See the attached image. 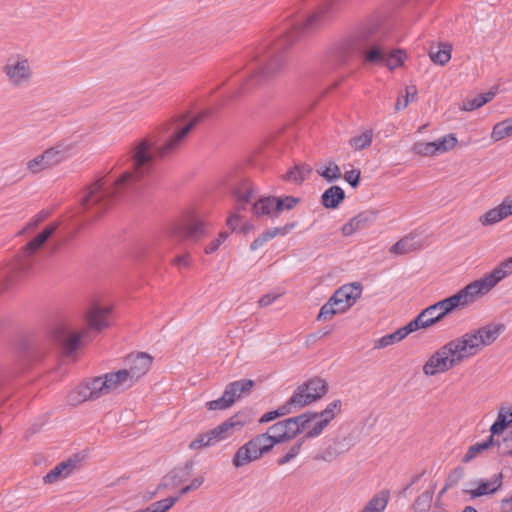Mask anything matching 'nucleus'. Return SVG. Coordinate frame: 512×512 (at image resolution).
Listing matches in <instances>:
<instances>
[{"label":"nucleus","instance_id":"obj_12","mask_svg":"<svg viewBox=\"0 0 512 512\" xmlns=\"http://www.w3.org/2000/svg\"><path fill=\"white\" fill-rule=\"evenodd\" d=\"M362 290L363 287L360 282L345 284L333 293L331 302L336 303L338 307L343 308V311L346 312L361 297Z\"/></svg>","mask_w":512,"mask_h":512},{"label":"nucleus","instance_id":"obj_14","mask_svg":"<svg viewBox=\"0 0 512 512\" xmlns=\"http://www.w3.org/2000/svg\"><path fill=\"white\" fill-rule=\"evenodd\" d=\"M153 358L145 352H139L137 355H129L126 358L128 365V372L132 378L137 382L143 375H145L151 367Z\"/></svg>","mask_w":512,"mask_h":512},{"label":"nucleus","instance_id":"obj_60","mask_svg":"<svg viewBox=\"0 0 512 512\" xmlns=\"http://www.w3.org/2000/svg\"><path fill=\"white\" fill-rule=\"evenodd\" d=\"M405 328L407 329L409 334H411L420 329H427L428 326H426L424 319H422V316L418 314L414 319H412L405 325Z\"/></svg>","mask_w":512,"mask_h":512},{"label":"nucleus","instance_id":"obj_28","mask_svg":"<svg viewBox=\"0 0 512 512\" xmlns=\"http://www.w3.org/2000/svg\"><path fill=\"white\" fill-rule=\"evenodd\" d=\"M498 88L493 87L491 90L481 93L474 97L473 99H466L462 102L460 106V110L462 111H473L478 109L488 102H490L496 95Z\"/></svg>","mask_w":512,"mask_h":512},{"label":"nucleus","instance_id":"obj_56","mask_svg":"<svg viewBox=\"0 0 512 512\" xmlns=\"http://www.w3.org/2000/svg\"><path fill=\"white\" fill-rule=\"evenodd\" d=\"M329 425V419H320L313 427L312 429H310L306 434L305 436H303L302 438H304V442L306 441V439L308 438H314V437H317L319 436L322 431L324 430V428L326 426Z\"/></svg>","mask_w":512,"mask_h":512},{"label":"nucleus","instance_id":"obj_16","mask_svg":"<svg viewBox=\"0 0 512 512\" xmlns=\"http://www.w3.org/2000/svg\"><path fill=\"white\" fill-rule=\"evenodd\" d=\"M136 381L132 378L128 370L121 369L116 372H109L104 375L103 386L107 388V393L118 389H128L132 387Z\"/></svg>","mask_w":512,"mask_h":512},{"label":"nucleus","instance_id":"obj_10","mask_svg":"<svg viewBox=\"0 0 512 512\" xmlns=\"http://www.w3.org/2000/svg\"><path fill=\"white\" fill-rule=\"evenodd\" d=\"M208 223L197 217H190L184 224L176 226L172 236L177 239L199 240L208 235Z\"/></svg>","mask_w":512,"mask_h":512},{"label":"nucleus","instance_id":"obj_6","mask_svg":"<svg viewBox=\"0 0 512 512\" xmlns=\"http://www.w3.org/2000/svg\"><path fill=\"white\" fill-rule=\"evenodd\" d=\"M369 51L364 54V63L370 65H384L390 70H394L404 64L407 57L403 49L390 50L380 31L379 25H373V40L371 41Z\"/></svg>","mask_w":512,"mask_h":512},{"label":"nucleus","instance_id":"obj_38","mask_svg":"<svg viewBox=\"0 0 512 512\" xmlns=\"http://www.w3.org/2000/svg\"><path fill=\"white\" fill-rule=\"evenodd\" d=\"M65 149L62 146L57 145L45 150L41 155V160H44L47 167H51L63 161L65 159Z\"/></svg>","mask_w":512,"mask_h":512},{"label":"nucleus","instance_id":"obj_58","mask_svg":"<svg viewBox=\"0 0 512 512\" xmlns=\"http://www.w3.org/2000/svg\"><path fill=\"white\" fill-rule=\"evenodd\" d=\"M50 215V212L47 210L40 211L34 218H32L26 227L19 232V234L24 233L25 230L36 228L41 222L47 219Z\"/></svg>","mask_w":512,"mask_h":512},{"label":"nucleus","instance_id":"obj_59","mask_svg":"<svg viewBox=\"0 0 512 512\" xmlns=\"http://www.w3.org/2000/svg\"><path fill=\"white\" fill-rule=\"evenodd\" d=\"M212 442H208V436H206V433H202L198 435L193 441L190 442L189 448L191 450H198L204 447H211Z\"/></svg>","mask_w":512,"mask_h":512},{"label":"nucleus","instance_id":"obj_35","mask_svg":"<svg viewBox=\"0 0 512 512\" xmlns=\"http://www.w3.org/2000/svg\"><path fill=\"white\" fill-rule=\"evenodd\" d=\"M494 445H496V441L493 438V436H489L483 442H478V443L471 445L468 448V451L466 452L464 457L462 458V462L469 463L470 461L475 459L478 454L482 453L485 450H488L489 448L493 447Z\"/></svg>","mask_w":512,"mask_h":512},{"label":"nucleus","instance_id":"obj_25","mask_svg":"<svg viewBox=\"0 0 512 512\" xmlns=\"http://www.w3.org/2000/svg\"><path fill=\"white\" fill-rule=\"evenodd\" d=\"M506 326L503 323L497 324H487L482 326L477 330L478 338L480 339V343L484 346H489L493 344L497 338L505 331Z\"/></svg>","mask_w":512,"mask_h":512},{"label":"nucleus","instance_id":"obj_31","mask_svg":"<svg viewBox=\"0 0 512 512\" xmlns=\"http://www.w3.org/2000/svg\"><path fill=\"white\" fill-rule=\"evenodd\" d=\"M389 498V491L381 490L367 502L361 512H383L388 504Z\"/></svg>","mask_w":512,"mask_h":512},{"label":"nucleus","instance_id":"obj_51","mask_svg":"<svg viewBox=\"0 0 512 512\" xmlns=\"http://www.w3.org/2000/svg\"><path fill=\"white\" fill-rule=\"evenodd\" d=\"M465 469L462 466L455 467L446 478V488L456 486L458 482L464 477Z\"/></svg>","mask_w":512,"mask_h":512},{"label":"nucleus","instance_id":"obj_40","mask_svg":"<svg viewBox=\"0 0 512 512\" xmlns=\"http://www.w3.org/2000/svg\"><path fill=\"white\" fill-rule=\"evenodd\" d=\"M416 249V243L413 241V237L406 236L390 248V252L395 255H403Z\"/></svg>","mask_w":512,"mask_h":512},{"label":"nucleus","instance_id":"obj_19","mask_svg":"<svg viewBox=\"0 0 512 512\" xmlns=\"http://www.w3.org/2000/svg\"><path fill=\"white\" fill-rule=\"evenodd\" d=\"M351 447L350 440L346 437H336L320 454L314 457L315 460L332 462L339 455L347 452Z\"/></svg>","mask_w":512,"mask_h":512},{"label":"nucleus","instance_id":"obj_36","mask_svg":"<svg viewBox=\"0 0 512 512\" xmlns=\"http://www.w3.org/2000/svg\"><path fill=\"white\" fill-rule=\"evenodd\" d=\"M316 172L328 183L336 182L342 177L340 167L332 160L328 161L324 166L317 168Z\"/></svg>","mask_w":512,"mask_h":512},{"label":"nucleus","instance_id":"obj_44","mask_svg":"<svg viewBox=\"0 0 512 512\" xmlns=\"http://www.w3.org/2000/svg\"><path fill=\"white\" fill-rule=\"evenodd\" d=\"M373 132L372 130H367L361 135L354 136L350 139L349 143L351 147L355 150H362L369 147L372 143Z\"/></svg>","mask_w":512,"mask_h":512},{"label":"nucleus","instance_id":"obj_47","mask_svg":"<svg viewBox=\"0 0 512 512\" xmlns=\"http://www.w3.org/2000/svg\"><path fill=\"white\" fill-rule=\"evenodd\" d=\"M230 383L231 385H234L236 396L238 399H240L244 395L250 394L252 388L255 385V382L251 379H241Z\"/></svg>","mask_w":512,"mask_h":512},{"label":"nucleus","instance_id":"obj_3","mask_svg":"<svg viewBox=\"0 0 512 512\" xmlns=\"http://www.w3.org/2000/svg\"><path fill=\"white\" fill-rule=\"evenodd\" d=\"M111 307H103L94 303L85 314L87 327L78 332H73L67 325L59 324L52 330V337L58 343L66 356L74 354L83 342L90 341V332L100 333L108 328L110 323L108 316Z\"/></svg>","mask_w":512,"mask_h":512},{"label":"nucleus","instance_id":"obj_1","mask_svg":"<svg viewBox=\"0 0 512 512\" xmlns=\"http://www.w3.org/2000/svg\"><path fill=\"white\" fill-rule=\"evenodd\" d=\"M337 12L338 2L326 0L305 19L287 24L276 40L257 52L249 76L225 100L189 120L183 117L181 121L168 123L157 132L133 142L128 153L117 163L119 167L130 163V167L116 179L101 175L88 184L81 198L82 210L89 214L90 219H96L108 211L122 195L139 193L141 182L152 172L156 159L174 152L199 122L220 110L227 100H236L280 75L285 68L289 48L301 36L332 22Z\"/></svg>","mask_w":512,"mask_h":512},{"label":"nucleus","instance_id":"obj_63","mask_svg":"<svg viewBox=\"0 0 512 512\" xmlns=\"http://www.w3.org/2000/svg\"><path fill=\"white\" fill-rule=\"evenodd\" d=\"M27 166H28V169L32 173H38V172L48 168L47 165L45 164L44 160H41L40 155H38L34 159L30 160L28 162Z\"/></svg>","mask_w":512,"mask_h":512},{"label":"nucleus","instance_id":"obj_49","mask_svg":"<svg viewBox=\"0 0 512 512\" xmlns=\"http://www.w3.org/2000/svg\"><path fill=\"white\" fill-rule=\"evenodd\" d=\"M304 444V438H300L290 450L282 457L277 460V464L282 466L291 460H293L300 452L302 445Z\"/></svg>","mask_w":512,"mask_h":512},{"label":"nucleus","instance_id":"obj_50","mask_svg":"<svg viewBox=\"0 0 512 512\" xmlns=\"http://www.w3.org/2000/svg\"><path fill=\"white\" fill-rule=\"evenodd\" d=\"M503 219L499 207L490 209L480 217L482 225H492Z\"/></svg>","mask_w":512,"mask_h":512},{"label":"nucleus","instance_id":"obj_5","mask_svg":"<svg viewBox=\"0 0 512 512\" xmlns=\"http://www.w3.org/2000/svg\"><path fill=\"white\" fill-rule=\"evenodd\" d=\"M294 431V425H287L283 430V433L277 437H270L268 433H262L254 436L237 449L232 458L233 466L235 468H240L260 459L264 454L269 453L275 445L290 441L297 437L298 435H294Z\"/></svg>","mask_w":512,"mask_h":512},{"label":"nucleus","instance_id":"obj_48","mask_svg":"<svg viewBox=\"0 0 512 512\" xmlns=\"http://www.w3.org/2000/svg\"><path fill=\"white\" fill-rule=\"evenodd\" d=\"M176 502H178V497L170 496L168 498L152 503L147 508L150 510V512H167L175 505Z\"/></svg>","mask_w":512,"mask_h":512},{"label":"nucleus","instance_id":"obj_8","mask_svg":"<svg viewBox=\"0 0 512 512\" xmlns=\"http://www.w3.org/2000/svg\"><path fill=\"white\" fill-rule=\"evenodd\" d=\"M300 201L294 196H265L259 198L251 209L257 217L277 218L284 210H292Z\"/></svg>","mask_w":512,"mask_h":512},{"label":"nucleus","instance_id":"obj_39","mask_svg":"<svg viewBox=\"0 0 512 512\" xmlns=\"http://www.w3.org/2000/svg\"><path fill=\"white\" fill-rule=\"evenodd\" d=\"M340 313H344L343 308L338 307L336 303H332L330 297L329 300L320 308L317 320L327 321Z\"/></svg>","mask_w":512,"mask_h":512},{"label":"nucleus","instance_id":"obj_52","mask_svg":"<svg viewBox=\"0 0 512 512\" xmlns=\"http://www.w3.org/2000/svg\"><path fill=\"white\" fill-rule=\"evenodd\" d=\"M413 152L422 155V156H430L436 154V150H434V144L432 142H417L413 145Z\"/></svg>","mask_w":512,"mask_h":512},{"label":"nucleus","instance_id":"obj_57","mask_svg":"<svg viewBox=\"0 0 512 512\" xmlns=\"http://www.w3.org/2000/svg\"><path fill=\"white\" fill-rule=\"evenodd\" d=\"M206 407L208 410L215 411V410H226L231 406V402L229 400H226L222 396L219 397L216 400H211L206 403Z\"/></svg>","mask_w":512,"mask_h":512},{"label":"nucleus","instance_id":"obj_45","mask_svg":"<svg viewBox=\"0 0 512 512\" xmlns=\"http://www.w3.org/2000/svg\"><path fill=\"white\" fill-rule=\"evenodd\" d=\"M341 412V400L336 399L329 403L321 412H314L317 418L329 419V423Z\"/></svg>","mask_w":512,"mask_h":512},{"label":"nucleus","instance_id":"obj_46","mask_svg":"<svg viewBox=\"0 0 512 512\" xmlns=\"http://www.w3.org/2000/svg\"><path fill=\"white\" fill-rule=\"evenodd\" d=\"M445 350L447 355L453 356L458 364L464 361L466 358L471 357V355L463 351L459 344L455 343V341L451 340L445 344Z\"/></svg>","mask_w":512,"mask_h":512},{"label":"nucleus","instance_id":"obj_20","mask_svg":"<svg viewBox=\"0 0 512 512\" xmlns=\"http://www.w3.org/2000/svg\"><path fill=\"white\" fill-rule=\"evenodd\" d=\"M445 344L435 351L423 365V373L426 376H434L447 371Z\"/></svg>","mask_w":512,"mask_h":512},{"label":"nucleus","instance_id":"obj_43","mask_svg":"<svg viewBox=\"0 0 512 512\" xmlns=\"http://www.w3.org/2000/svg\"><path fill=\"white\" fill-rule=\"evenodd\" d=\"M457 143L458 140L453 133L447 134L440 139L433 141L434 150H436V153L449 151L454 148Z\"/></svg>","mask_w":512,"mask_h":512},{"label":"nucleus","instance_id":"obj_53","mask_svg":"<svg viewBox=\"0 0 512 512\" xmlns=\"http://www.w3.org/2000/svg\"><path fill=\"white\" fill-rule=\"evenodd\" d=\"M275 238L272 228L263 231L250 245V250L255 251L262 247L266 242Z\"/></svg>","mask_w":512,"mask_h":512},{"label":"nucleus","instance_id":"obj_13","mask_svg":"<svg viewBox=\"0 0 512 512\" xmlns=\"http://www.w3.org/2000/svg\"><path fill=\"white\" fill-rule=\"evenodd\" d=\"M194 461L188 460L182 466L174 467L162 479L157 487V491L161 489L178 487L189 479L192 474Z\"/></svg>","mask_w":512,"mask_h":512},{"label":"nucleus","instance_id":"obj_26","mask_svg":"<svg viewBox=\"0 0 512 512\" xmlns=\"http://www.w3.org/2000/svg\"><path fill=\"white\" fill-rule=\"evenodd\" d=\"M477 330H473L465 333L461 337L453 339L455 343L459 344V347L463 349V351L468 352L471 356L477 354L483 347L482 343H480V339L478 338Z\"/></svg>","mask_w":512,"mask_h":512},{"label":"nucleus","instance_id":"obj_30","mask_svg":"<svg viewBox=\"0 0 512 512\" xmlns=\"http://www.w3.org/2000/svg\"><path fill=\"white\" fill-rule=\"evenodd\" d=\"M256 413L251 408H244L233 416L227 419L231 423V428L235 431L241 430L246 424L251 423L255 418Z\"/></svg>","mask_w":512,"mask_h":512},{"label":"nucleus","instance_id":"obj_41","mask_svg":"<svg viewBox=\"0 0 512 512\" xmlns=\"http://www.w3.org/2000/svg\"><path fill=\"white\" fill-rule=\"evenodd\" d=\"M303 408L305 405H302L301 395L300 393L293 392L292 396L280 407L276 409L279 412V417L288 415L292 412V408Z\"/></svg>","mask_w":512,"mask_h":512},{"label":"nucleus","instance_id":"obj_54","mask_svg":"<svg viewBox=\"0 0 512 512\" xmlns=\"http://www.w3.org/2000/svg\"><path fill=\"white\" fill-rule=\"evenodd\" d=\"M275 238L272 228L263 231L250 245V250L255 251L262 247L266 242Z\"/></svg>","mask_w":512,"mask_h":512},{"label":"nucleus","instance_id":"obj_34","mask_svg":"<svg viewBox=\"0 0 512 512\" xmlns=\"http://www.w3.org/2000/svg\"><path fill=\"white\" fill-rule=\"evenodd\" d=\"M452 46L448 43H439L437 50L433 48L429 51L430 59L433 63L444 66L451 59Z\"/></svg>","mask_w":512,"mask_h":512},{"label":"nucleus","instance_id":"obj_24","mask_svg":"<svg viewBox=\"0 0 512 512\" xmlns=\"http://www.w3.org/2000/svg\"><path fill=\"white\" fill-rule=\"evenodd\" d=\"M345 191L338 185H332L321 195V204L326 209H337L345 200Z\"/></svg>","mask_w":512,"mask_h":512},{"label":"nucleus","instance_id":"obj_61","mask_svg":"<svg viewBox=\"0 0 512 512\" xmlns=\"http://www.w3.org/2000/svg\"><path fill=\"white\" fill-rule=\"evenodd\" d=\"M344 179L350 184L352 188H357L361 181V171L353 169L344 174Z\"/></svg>","mask_w":512,"mask_h":512},{"label":"nucleus","instance_id":"obj_21","mask_svg":"<svg viewBox=\"0 0 512 512\" xmlns=\"http://www.w3.org/2000/svg\"><path fill=\"white\" fill-rule=\"evenodd\" d=\"M232 195L236 200V210H246V206L251 202L253 188L248 179H242L231 188Z\"/></svg>","mask_w":512,"mask_h":512},{"label":"nucleus","instance_id":"obj_33","mask_svg":"<svg viewBox=\"0 0 512 512\" xmlns=\"http://www.w3.org/2000/svg\"><path fill=\"white\" fill-rule=\"evenodd\" d=\"M316 418H317V415H315L314 412H305L301 415L287 418V419L283 420V423H286L288 425H294L295 426L294 435H299L305 429H307L309 427L310 422Z\"/></svg>","mask_w":512,"mask_h":512},{"label":"nucleus","instance_id":"obj_42","mask_svg":"<svg viewBox=\"0 0 512 512\" xmlns=\"http://www.w3.org/2000/svg\"><path fill=\"white\" fill-rule=\"evenodd\" d=\"M512 135V124L511 120L505 119L494 125L491 133V137L495 141L504 139L506 136Z\"/></svg>","mask_w":512,"mask_h":512},{"label":"nucleus","instance_id":"obj_18","mask_svg":"<svg viewBox=\"0 0 512 512\" xmlns=\"http://www.w3.org/2000/svg\"><path fill=\"white\" fill-rule=\"evenodd\" d=\"M80 461L81 458L76 454L73 457L60 462L43 477V482L45 484H52L62 477H68Z\"/></svg>","mask_w":512,"mask_h":512},{"label":"nucleus","instance_id":"obj_29","mask_svg":"<svg viewBox=\"0 0 512 512\" xmlns=\"http://www.w3.org/2000/svg\"><path fill=\"white\" fill-rule=\"evenodd\" d=\"M5 70L15 84H20L22 81L30 79V68L27 60L18 61L14 66L6 65Z\"/></svg>","mask_w":512,"mask_h":512},{"label":"nucleus","instance_id":"obj_64","mask_svg":"<svg viewBox=\"0 0 512 512\" xmlns=\"http://www.w3.org/2000/svg\"><path fill=\"white\" fill-rule=\"evenodd\" d=\"M502 424L506 425L507 427L509 424L512 423V407H510L508 410L504 411V409H501L498 413L497 419Z\"/></svg>","mask_w":512,"mask_h":512},{"label":"nucleus","instance_id":"obj_55","mask_svg":"<svg viewBox=\"0 0 512 512\" xmlns=\"http://www.w3.org/2000/svg\"><path fill=\"white\" fill-rule=\"evenodd\" d=\"M400 341L401 340H400L399 336H397L396 331H394L393 333L384 335L383 337H381L380 339L375 341L374 349L386 348V347L393 345L395 343H398Z\"/></svg>","mask_w":512,"mask_h":512},{"label":"nucleus","instance_id":"obj_23","mask_svg":"<svg viewBox=\"0 0 512 512\" xmlns=\"http://www.w3.org/2000/svg\"><path fill=\"white\" fill-rule=\"evenodd\" d=\"M104 384V375L93 378L88 381L84 386H80L78 390V394L82 396V399L79 400H94L99 398L101 395L107 394V388L103 386Z\"/></svg>","mask_w":512,"mask_h":512},{"label":"nucleus","instance_id":"obj_9","mask_svg":"<svg viewBox=\"0 0 512 512\" xmlns=\"http://www.w3.org/2000/svg\"><path fill=\"white\" fill-rule=\"evenodd\" d=\"M506 276L507 275L505 271L502 270V268H500L499 266H497L492 270V272L485 275L483 278L475 280L466 285L465 287H463V290L472 304L480 297L488 293Z\"/></svg>","mask_w":512,"mask_h":512},{"label":"nucleus","instance_id":"obj_17","mask_svg":"<svg viewBox=\"0 0 512 512\" xmlns=\"http://www.w3.org/2000/svg\"><path fill=\"white\" fill-rule=\"evenodd\" d=\"M136 381L132 378L128 370L121 369L116 372H109L104 375L103 386L107 388V393L118 389H128L132 387Z\"/></svg>","mask_w":512,"mask_h":512},{"label":"nucleus","instance_id":"obj_2","mask_svg":"<svg viewBox=\"0 0 512 512\" xmlns=\"http://www.w3.org/2000/svg\"><path fill=\"white\" fill-rule=\"evenodd\" d=\"M373 25H361L332 42L324 52L325 64L333 69L342 68L349 65L356 55H360L364 61V54L369 51L373 40Z\"/></svg>","mask_w":512,"mask_h":512},{"label":"nucleus","instance_id":"obj_7","mask_svg":"<svg viewBox=\"0 0 512 512\" xmlns=\"http://www.w3.org/2000/svg\"><path fill=\"white\" fill-rule=\"evenodd\" d=\"M469 305H471V302L462 288L455 294L426 307L419 315L422 316L426 326L429 328L443 320L452 312L464 309Z\"/></svg>","mask_w":512,"mask_h":512},{"label":"nucleus","instance_id":"obj_27","mask_svg":"<svg viewBox=\"0 0 512 512\" xmlns=\"http://www.w3.org/2000/svg\"><path fill=\"white\" fill-rule=\"evenodd\" d=\"M312 173V168L305 163L294 165L283 176V180L294 184H302Z\"/></svg>","mask_w":512,"mask_h":512},{"label":"nucleus","instance_id":"obj_62","mask_svg":"<svg viewBox=\"0 0 512 512\" xmlns=\"http://www.w3.org/2000/svg\"><path fill=\"white\" fill-rule=\"evenodd\" d=\"M501 456H512V436L503 438L502 443L496 442Z\"/></svg>","mask_w":512,"mask_h":512},{"label":"nucleus","instance_id":"obj_11","mask_svg":"<svg viewBox=\"0 0 512 512\" xmlns=\"http://www.w3.org/2000/svg\"><path fill=\"white\" fill-rule=\"evenodd\" d=\"M294 392L300 393L302 405L307 406L318 401L328 392V383L320 377H313L298 386Z\"/></svg>","mask_w":512,"mask_h":512},{"label":"nucleus","instance_id":"obj_37","mask_svg":"<svg viewBox=\"0 0 512 512\" xmlns=\"http://www.w3.org/2000/svg\"><path fill=\"white\" fill-rule=\"evenodd\" d=\"M436 484H433L430 489L420 494L414 501L412 509L414 512H427L433 500Z\"/></svg>","mask_w":512,"mask_h":512},{"label":"nucleus","instance_id":"obj_15","mask_svg":"<svg viewBox=\"0 0 512 512\" xmlns=\"http://www.w3.org/2000/svg\"><path fill=\"white\" fill-rule=\"evenodd\" d=\"M377 210H365L351 218L343 225L341 231L344 236H351L358 230L369 227L377 219Z\"/></svg>","mask_w":512,"mask_h":512},{"label":"nucleus","instance_id":"obj_22","mask_svg":"<svg viewBox=\"0 0 512 512\" xmlns=\"http://www.w3.org/2000/svg\"><path fill=\"white\" fill-rule=\"evenodd\" d=\"M502 480H503V474L498 473L492 477L491 481L481 479L478 482V486L475 489L464 490V492L468 493L472 499H475V498H478V497H481L484 495L494 494L502 486Z\"/></svg>","mask_w":512,"mask_h":512},{"label":"nucleus","instance_id":"obj_4","mask_svg":"<svg viewBox=\"0 0 512 512\" xmlns=\"http://www.w3.org/2000/svg\"><path fill=\"white\" fill-rule=\"evenodd\" d=\"M57 228V222L48 224L40 233H38L20 249L19 253L15 256L13 263L7 268L5 272L4 289H9L30 271L33 265V256L56 232Z\"/></svg>","mask_w":512,"mask_h":512},{"label":"nucleus","instance_id":"obj_32","mask_svg":"<svg viewBox=\"0 0 512 512\" xmlns=\"http://www.w3.org/2000/svg\"><path fill=\"white\" fill-rule=\"evenodd\" d=\"M227 420L222 422L220 425L206 432L208 436V442L211 441L214 446L216 443L225 440L234 434V430L230 426Z\"/></svg>","mask_w":512,"mask_h":512}]
</instances>
